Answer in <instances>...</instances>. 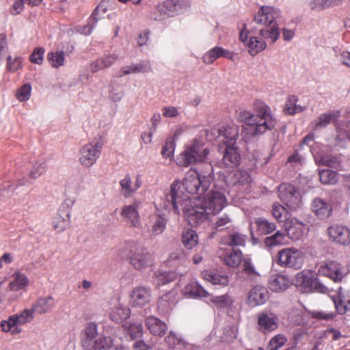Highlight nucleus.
I'll use <instances>...</instances> for the list:
<instances>
[{
  "label": "nucleus",
  "mask_w": 350,
  "mask_h": 350,
  "mask_svg": "<svg viewBox=\"0 0 350 350\" xmlns=\"http://www.w3.org/2000/svg\"><path fill=\"white\" fill-rule=\"evenodd\" d=\"M280 16V10L278 8L269 6H262L260 8L255 14L254 21L256 23L263 25L259 31L261 37H249L246 24L243 25V29L239 33V40L244 44L251 56H255L266 49L267 43L265 40L274 43L279 38L280 31L277 20Z\"/></svg>",
  "instance_id": "f257e3e1"
},
{
  "label": "nucleus",
  "mask_w": 350,
  "mask_h": 350,
  "mask_svg": "<svg viewBox=\"0 0 350 350\" xmlns=\"http://www.w3.org/2000/svg\"><path fill=\"white\" fill-rule=\"evenodd\" d=\"M255 110L256 115L247 111H241L239 114L240 120L250 126V130L253 135H262L275 127L276 118L267 104L262 102L257 103Z\"/></svg>",
  "instance_id": "f03ea898"
},
{
  "label": "nucleus",
  "mask_w": 350,
  "mask_h": 350,
  "mask_svg": "<svg viewBox=\"0 0 350 350\" xmlns=\"http://www.w3.org/2000/svg\"><path fill=\"white\" fill-rule=\"evenodd\" d=\"M191 198L179 180L172 183L170 191L166 196V200L172 204L174 213L179 214V206H182L185 220L192 223L196 221L197 219V203L190 202Z\"/></svg>",
  "instance_id": "7ed1b4c3"
},
{
  "label": "nucleus",
  "mask_w": 350,
  "mask_h": 350,
  "mask_svg": "<svg viewBox=\"0 0 350 350\" xmlns=\"http://www.w3.org/2000/svg\"><path fill=\"white\" fill-rule=\"evenodd\" d=\"M199 137H204L207 141L215 143L221 151L222 146L237 144L239 137V128L235 124H219L213 128L209 133L207 129H202Z\"/></svg>",
  "instance_id": "20e7f679"
},
{
  "label": "nucleus",
  "mask_w": 350,
  "mask_h": 350,
  "mask_svg": "<svg viewBox=\"0 0 350 350\" xmlns=\"http://www.w3.org/2000/svg\"><path fill=\"white\" fill-rule=\"evenodd\" d=\"M128 259L132 267L136 270H142L148 267L152 262V256L148 250L134 243L126 245Z\"/></svg>",
  "instance_id": "39448f33"
},
{
  "label": "nucleus",
  "mask_w": 350,
  "mask_h": 350,
  "mask_svg": "<svg viewBox=\"0 0 350 350\" xmlns=\"http://www.w3.org/2000/svg\"><path fill=\"white\" fill-rule=\"evenodd\" d=\"M276 262L284 267L299 269L304 263L303 252L293 247L283 249L278 252Z\"/></svg>",
  "instance_id": "423d86ee"
},
{
  "label": "nucleus",
  "mask_w": 350,
  "mask_h": 350,
  "mask_svg": "<svg viewBox=\"0 0 350 350\" xmlns=\"http://www.w3.org/2000/svg\"><path fill=\"white\" fill-rule=\"evenodd\" d=\"M278 196L280 200L292 210H296L302 204L300 191L293 185L281 184L278 187Z\"/></svg>",
  "instance_id": "0eeeda50"
},
{
  "label": "nucleus",
  "mask_w": 350,
  "mask_h": 350,
  "mask_svg": "<svg viewBox=\"0 0 350 350\" xmlns=\"http://www.w3.org/2000/svg\"><path fill=\"white\" fill-rule=\"evenodd\" d=\"M33 318V312L31 308L22 310L20 314L9 317L7 321H2L1 327L3 332H11L12 334H17L21 332L19 325L30 322Z\"/></svg>",
  "instance_id": "6e6552de"
},
{
  "label": "nucleus",
  "mask_w": 350,
  "mask_h": 350,
  "mask_svg": "<svg viewBox=\"0 0 350 350\" xmlns=\"http://www.w3.org/2000/svg\"><path fill=\"white\" fill-rule=\"evenodd\" d=\"M103 146L99 141H92L83 146L79 153V163L86 167L92 166L100 157Z\"/></svg>",
  "instance_id": "1a4fd4ad"
},
{
  "label": "nucleus",
  "mask_w": 350,
  "mask_h": 350,
  "mask_svg": "<svg viewBox=\"0 0 350 350\" xmlns=\"http://www.w3.org/2000/svg\"><path fill=\"white\" fill-rule=\"evenodd\" d=\"M226 203V199L222 193L211 191L204 197L198 208L203 210L207 215H215L224 208Z\"/></svg>",
  "instance_id": "9d476101"
},
{
  "label": "nucleus",
  "mask_w": 350,
  "mask_h": 350,
  "mask_svg": "<svg viewBox=\"0 0 350 350\" xmlns=\"http://www.w3.org/2000/svg\"><path fill=\"white\" fill-rule=\"evenodd\" d=\"M209 154L208 148H204L201 154L198 153V170L201 168L200 165L204 166V172H198V191L201 189L205 192L210 187L213 180V169L210 162H206V159Z\"/></svg>",
  "instance_id": "9b49d317"
},
{
  "label": "nucleus",
  "mask_w": 350,
  "mask_h": 350,
  "mask_svg": "<svg viewBox=\"0 0 350 350\" xmlns=\"http://www.w3.org/2000/svg\"><path fill=\"white\" fill-rule=\"evenodd\" d=\"M318 273L336 282H340L346 275L342 266L335 260H329L321 264L318 269Z\"/></svg>",
  "instance_id": "f8f14e48"
},
{
  "label": "nucleus",
  "mask_w": 350,
  "mask_h": 350,
  "mask_svg": "<svg viewBox=\"0 0 350 350\" xmlns=\"http://www.w3.org/2000/svg\"><path fill=\"white\" fill-rule=\"evenodd\" d=\"M329 239L342 246L350 245V229L345 226L334 224L327 228Z\"/></svg>",
  "instance_id": "ddd939ff"
},
{
  "label": "nucleus",
  "mask_w": 350,
  "mask_h": 350,
  "mask_svg": "<svg viewBox=\"0 0 350 350\" xmlns=\"http://www.w3.org/2000/svg\"><path fill=\"white\" fill-rule=\"evenodd\" d=\"M175 161L177 165L185 167L197 161V139L185 144L184 150L176 157Z\"/></svg>",
  "instance_id": "4468645a"
},
{
  "label": "nucleus",
  "mask_w": 350,
  "mask_h": 350,
  "mask_svg": "<svg viewBox=\"0 0 350 350\" xmlns=\"http://www.w3.org/2000/svg\"><path fill=\"white\" fill-rule=\"evenodd\" d=\"M284 228L288 237L293 241L301 239L308 231V226L295 217L286 219Z\"/></svg>",
  "instance_id": "2eb2a0df"
},
{
  "label": "nucleus",
  "mask_w": 350,
  "mask_h": 350,
  "mask_svg": "<svg viewBox=\"0 0 350 350\" xmlns=\"http://www.w3.org/2000/svg\"><path fill=\"white\" fill-rule=\"evenodd\" d=\"M151 298L150 288L138 286L135 287L130 294V304L133 307H143L150 302Z\"/></svg>",
  "instance_id": "dca6fc26"
},
{
  "label": "nucleus",
  "mask_w": 350,
  "mask_h": 350,
  "mask_svg": "<svg viewBox=\"0 0 350 350\" xmlns=\"http://www.w3.org/2000/svg\"><path fill=\"white\" fill-rule=\"evenodd\" d=\"M139 204L124 206L120 212L123 221L130 227L139 228L140 226V216L138 211Z\"/></svg>",
  "instance_id": "f3484780"
},
{
  "label": "nucleus",
  "mask_w": 350,
  "mask_h": 350,
  "mask_svg": "<svg viewBox=\"0 0 350 350\" xmlns=\"http://www.w3.org/2000/svg\"><path fill=\"white\" fill-rule=\"evenodd\" d=\"M97 336V325L92 322L88 323L81 333L82 347L86 350H92Z\"/></svg>",
  "instance_id": "a211bd4d"
},
{
  "label": "nucleus",
  "mask_w": 350,
  "mask_h": 350,
  "mask_svg": "<svg viewBox=\"0 0 350 350\" xmlns=\"http://www.w3.org/2000/svg\"><path fill=\"white\" fill-rule=\"evenodd\" d=\"M269 297V291L267 288L261 285H256L249 292L248 304L252 307L261 306L267 302Z\"/></svg>",
  "instance_id": "6ab92c4d"
},
{
  "label": "nucleus",
  "mask_w": 350,
  "mask_h": 350,
  "mask_svg": "<svg viewBox=\"0 0 350 350\" xmlns=\"http://www.w3.org/2000/svg\"><path fill=\"white\" fill-rule=\"evenodd\" d=\"M183 189L190 196V202L195 203L197 200V171L192 167L187 172L183 182Z\"/></svg>",
  "instance_id": "aec40b11"
},
{
  "label": "nucleus",
  "mask_w": 350,
  "mask_h": 350,
  "mask_svg": "<svg viewBox=\"0 0 350 350\" xmlns=\"http://www.w3.org/2000/svg\"><path fill=\"white\" fill-rule=\"evenodd\" d=\"M178 302L175 291H169L159 297L157 301L158 312L163 316L167 314Z\"/></svg>",
  "instance_id": "412c9836"
},
{
  "label": "nucleus",
  "mask_w": 350,
  "mask_h": 350,
  "mask_svg": "<svg viewBox=\"0 0 350 350\" xmlns=\"http://www.w3.org/2000/svg\"><path fill=\"white\" fill-rule=\"evenodd\" d=\"M224 148V155L222 158V164L226 167H233L239 164L241 157L239 148L235 145L222 146Z\"/></svg>",
  "instance_id": "4be33fe9"
},
{
  "label": "nucleus",
  "mask_w": 350,
  "mask_h": 350,
  "mask_svg": "<svg viewBox=\"0 0 350 350\" xmlns=\"http://www.w3.org/2000/svg\"><path fill=\"white\" fill-rule=\"evenodd\" d=\"M187 221V226L182 234V242L186 249L191 250L197 245V221L192 223Z\"/></svg>",
  "instance_id": "5701e85b"
},
{
  "label": "nucleus",
  "mask_w": 350,
  "mask_h": 350,
  "mask_svg": "<svg viewBox=\"0 0 350 350\" xmlns=\"http://www.w3.org/2000/svg\"><path fill=\"white\" fill-rule=\"evenodd\" d=\"M234 56V52L225 49L221 46H216L208 50L203 55L202 60L206 64H211L219 57H226L232 60Z\"/></svg>",
  "instance_id": "b1692460"
},
{
  "label": "nucleus",
  "mask_w": 350,
  "mask_h": 350,
  "mask_svg": "<svg viewBox=\"0 0 350 350\" xmlns=\"http://www.w3.org/2000/svg\"><path fill=\"white\" fill-rule=\"evenodd\" d=\"M332 299L339 314H350V295H345L341 287L338 288L336 295L332 296Z\"/></svg>",
  "instance_id": "393cba45"
},
{
  "label": "nucleus",
  "mask_w": 350,
  "mask_h": 350,
  "mask_svg": "<svg viewBox=\"0 0 350 350\" xmlns=\"http://www.w3.org/2000/svg\"><path fill=\"white\" fill-rule=\"evenodd\" d=\"M145 326L152 335L159 337L163 336L167 329V324L154 316H149L146 318Z\"/></svg>",
  "instance_id": "a878e982"
},
{
  "label": "nucleus",
  "mask_w": 350,
  "mask_h": 350,
  "mask_svg": "<svg viewBox=\"0 0 350 350\" xmlns=\"http://www.w3.org/2000/svg\"><path fill=\"white\" fill-rule=\"evenodd\" d=\"M311 208L313 213L321 219L329 217L332 212V204L320 198H316L312 200Z\"/></svg>",
  "instance_id": "bb28decb"
},
{
  "label": "nucleus",
  "mask_w": 350,
  "mask_h": 350,
  "mask_svg": "<svg viewBox=\"0 0 350 350\" xmlns=\"http://www.w3.org/2000/svg\"><path fill=\"white\" fill-rule=\"evenodd\" d=\"M278 318L271 312H262L258 319L259 330L263 332L275 330L278 327Z\"/></svg>",
  "instance_id": "cd10ccee"
},
{
  "label": "nucleus",
  "mask_w": 350,
  "mask_h": 350,
  "mask_svg": "<svg viewBox=\"0 0 350 350\" xmlns=\"http://www.w3.org/2000/svg\"><path fill=\"white\" fill-rule=\"evenodd\" d=\"M118 59V56L116 54L111 53L104 55L91 62L90 64V70L93 73L104 70L112 66Z\"/></svg>",
  "instance_id": "c85d7f7f"
},
{
  "label": "nucleus",
  "mask_w": 350,
  "mask_h": 350,
  "mask_svg": "<svg viewBox=\"0 0 350 350\" xmlns=\"http://www.w3.org/2000/svg\"><path fill=\"white\" fill-rule=\"evenodd\" d=\"M269 287L275 292H282L286 291L291 284L290 279L288 276L275 273L272 274L269 279Z\"/></svg>",
  "instance_id": "c756f323"
},
{
  "label": "nucleus",
  "mask_w": 350,
  "mask_h": 350,
  "mask_svg": "<svg viewBox=\"0 0 350 350\" xmlns=\"http://www.w3.org/2000/svg\"><path fill=\"white\" fill-rule=\"evenodd\" d=\"M55 306L54 299L52 296H46L38 298L31 306L33 314H44L51 311Z\"/></svg>",
  "instance_id": "7c9ffc66"
},
{
  "label": "nucleus",
  "mask_w": 350,
  "mask_h": 350,
  "mask_svg": "<svg viewBox=\"0 0 350 350\" xmlns=\"http://www.w3.org/2000/svg\"><path fill=\"white\" fill-rule=\"evenodd\" d=\"M311 275V273L308 274L301 273L297 275V278L304 286H310L312 289L318 292L325 293L327 288L317 278H313Z\"/></svg>",
  "instance_id": "2f4dec72"
},
{
  "label": "nucleus",
  "mask_w": 350,
  "mask_h": 350,
  "mask_svg": "<svg viewBox=\"0 0 350 350\" xmlns=\"http://www.w3.org/2000/svg\"><path fill=\"white\" fill-rule=\"evenodd\" d=\"M120 185L122 195L126 198L131 197L141 187L140 176H137L134 185H132L130 176L126 175L120 180Z\"/></svg>",
  "instance_id": "473e14b6"
},
{
  "label": "nucleus",
  "mask_w": 350,
  "mask_h": 350,
  "mask_svg": "<svg viewBox=\"0 0 350 350\" xmlns=\"http://www.w3.org/2000/svg\"><path fill=\"white\" fill-rule=\"evenodd\" d=\"M12 280L9 283L8 288L9 291L18 292L25 291L29 285L28 278L23 273L16 272L12 275Z\"/></svg>",
  "instance_id": "72a5a7b5"
},
{
  "label": "nucleus",
  "mask_w": 350,
  "mask_h": 350,
  "mask_svg": "<svg viewBox=\"0 0 350 350\" xmlns=\"http://www.w3.org/2000/svg\"><path fill=\"white\" fill-rule=\"evenodd\" d=\"M53 228L58 232L66 230L70 223V211L69 210H59V213L53 219Z\"/></svg>",
  "instance_id": "f704fd0d"
},
{
  "label": "nucleus",
  "mask_w": 350,
  "mask_h": 350,
  "mask_svg": "<svg viewBox=\"0 0 350 350\" xmlns=\"http://www.w3.org/2000/svg\"><path fill=\"white\" fill-rule=\"evenodd\" d=\"M152 71L149 62H141L138 64H131V66L122 67L116 72L117 77H122L124 75L135 74L139 72H148Z\"/></svg>",
  "instance_id": "c9c22d12"
},
{
  "label": "nucleus",
  "mask_w": 350,
  "mask_h": 350,
  "mask_svg": "<svg viewBox=\"0 0 350 350\" xmlns=\"http://www.w3.org/2000/svg\"><path fill=\"white\" fill-rule=\"evenodd\" d=\"M340 117L339 111H332L321 114L317 120L313 122L314 129L326 127L331 122H336Z\"/></svg>",
  "instance_id": "e433bc0d"
},
{
  "label": "nucleus",
  "mask_w": 350,
  "mask_h": 350,
  "mask_svg": "<svg viewBox=\"0 0 350 350\" xmlns=\"http://www.w3.org/2000/svg\"><path fill=\"white\" fill-rule=\"evenodd\" d=\"M124 333L126 336H129L131 340L139 338L143 334V326L140 322H126L122 325Z\"/></svg>",
  "instance_id": "4c0bfd02"
},
{
  "label": "nucleus",
  "mask_w": 350,
  "mask_h": 350,
  "mask_svg": "<svg viewBox=\"0 0 350 350\" xmlns=\"http://www.w3.org/2000/svg\"><path fill=\"white\" fill-rule=\"evenodd\" d=\"M131 315V310L129 308L122 306L113 307L109 312V319L116 323H121L126 320Z\"/></svg>",
  "instance_id": "58836bf2"
},
{
  "label": "nucleus",
  "mask_w": 350,
  "mask_h": 350,
  "mask_svg": "<svg viewBox=\"0 0 350 350\" xmlns=\"http://www.w3.org/2000/svg\"><path fill=\"white\" fill-rule=\"evenodd\" d=\"M107 11L106 8L103 6L102 4H99L93 13L92 14L90 18H89L88 25L84 27L83 33L90 34L93 27L96 25L98 21L104 18L103 14H105Z\"/></svg>",
  "instance_id": "ea45409f"
},
{
  "label": "nucleus",
  "mask_w": 350,
  "mask_h": 350,
  "mask_svg": "<svg viewBox=\"0 0 350 350\" xmlns=\"http://www.w3.org/2000/svg\"><path fill=\"white\" fill-rule=\"evenodd\" d=\"M204 280L209 281L213 284H219L226 286L228 282V277L225 274H221L217 271H205L202 273Z\"/></svg>",
  "instance_id": "a19ab883"
},
{
  "label": "nucleus",
  "mask_w": 350,
  "mask_h": 350,
  "mask_svg": "<svg viewBox=\"0 0 350 350\" xmlns=\"http://www.w3.org/2000/svg\"><path fill=\"white\" fill-rule=\"evenodd\" d=\"M298 101L297 97L295 95H290L285 103L284 108V112L288 115H294L297 113L304 111L305 107H302L297 104Z\"/></svg>",
  "instance_id": "79ce46f5"
},
{
  "label": "nucleus",
  "mask_w": 350,
  "mask_h": 350,
  "mask_svg": "<svg viewBox=\"0 0 350 350\" xmlns=\"http://www.w3.org/2000/svg\"><path fill=\"white\" fill-rule=\"evenodd\" d=\"M242 260V252L240 250H234L224 256L226 265L230 267H238Z\"/></svg>",
  "instance_id": "37998d69"
},
{
  "label": "nucleus",
  "mask_w": 350,
  "mask_h": 350,
  "mask_svg": "<svg viewBox=\"0 0 350 350\" xmlns=\"http://www.w3.org/2000/svg\"><path fill=\"white\" fill-rule=\"evenodd\" d=\"M319 179L323 185H334L338 181V173L329 169L319 171Z\"/></svg>",
  "instance_id": "c03bdc74"
},
{
  "label": "nucleus",
  "mask_w": 350,
  "mask_h": 350,
  "mask_svg": "<svg viewBox=\"0 0 350 350\" xmlns=\"http://www.w3.org/2000/svg\"><path fill=\"white\" fill-rule=\"evenodd\" d=\"M47 59L53 68H58L64 64V51H51L47 54Z\"/></svg>",
  "instance_id": "a18cd8bd"
},
{
  "label": "nucleus",
  "mask_w": 350,
  "mask_h": 350,
  "mask_svg": "<svg viewBox=\"0 0 350 350\" xmlns=\"http://www.w3.org/2000/svg\"><path fill=\"white\" fill-rule=\"evenodd\" d=\"M113 348L112 339L109 337L102 336L94 341L92 350H112Z\"/></svg>",
  "instance_id": "49530a36"
},
{
  "label": "nucleus",
  "mask_w": 350,
  "mask_h": 350,
  "mask_svg": "<svg viewBox=\"0 0 350 350\" xmlns=\"http://www.w3.org/2000/svg\"><path fill=\"white\" fill-rule=\"evenodd\" d=\"M177 274L174 271L157 272L155 273L156 282L158 286L166 284L175 280Z\"/></svg>",
  "instance_id": "de8ad7c7"
},
{
  "label": "nucleus",
  "mask_w": 350,
  "mask_h": 350,
  "mask_svg": "<svg viewBox=\"0 0 350 350\" xmlns=\"http://www.w3.org/2000/svg\"><path fill=\"white\" fill-rule=\"evenodd\" d=\"M243 273L247 280L251 282L256 281L260 274L256 270L254 266L250 260H245L243 262Z\"/></svg>",
  "instance_id": "09e8293b"
},
{
  "label": "nucleus",
  "mask_w": 350,
  "mask_h": 350,
  "mask_svg": "<svg viewBox=\"0 0 350 350\" xmlns=\"http://www.w3.org/2000/svg\"><path fill=\"white\" fill-rule=\"evenodd\" d=\"M231 178L234 185H245L251 181L250 175L247 171L243 170H235Z\"/></svg>",
  "instance_id": "8fccbe9b"
},
{
  "label": "nucleus",
  "mask_w": 350,
  "mask_h": 350,
  "mask_svg": "<svg viewBox=\"0 0 350 350\" xmlns=\"http://www.w3.org/2000/svg\"><path fill=\"white\" fill-rule=\"evenodd\" d=\"M258 230L260 233L267 234L275 230V225L273 223H270L267 219L263 218H258L256 220Z\"/></svg>",
  "instance_id": "3c124183"
},
{
  "label": "nucleus",
  "mask_w": 350,
  "mask_h": 350,
  "mask_svg": "<svg viewBox=\"0 0 350 350\" xmlns=\"http://www.w3.org/2000/svg\"><path fill=\"white\" fill-rule=\"evenodd\" d=\"M342 0H310L309 5L311 9L322 10L338 5Z\"/></svg>",
  "instance_id": "603ef678"
},
{
  "label": "nucleus",
  "mask_w": 350,
  "mask_h": 350,
  "mask_svg": "<svg viewBox=\"0 0 350 350\" xmlns=\"http://www.w3.org/2000/svg\"><path fill=\"white\" fill-rule=\"evenodd\" d=\"M163 3L165 5V7L170 16H173L178 9L187 4L185 0H165Z\"/></svg>",
  "instance_id": "864d4df0"
},
{
  "label": "nucleus",
  "mask_w": 350,
  "mask_h": 350,
  "mask_svg": "<svg viewBox=\"0 0 350 350\" xmlns=\"http://www.w3.org/2000/svg\"><path fill=\"white\" fill-rule=\"evenodd\" d=\"M285 236L283 233L278 231L275 234L267 237L265 239V245L267 247H272L284 242Z\"/></svg>",
  "instance_id": "5fc2aeb1"
},
{
  "label": "nucleus",
  "mask_w": 350,
  "mask_h": 350,
  "mask_svg": "<svg viewBox=\"0 0 350 350\" xmlns=\"http://www.w3.org/2000/svg\"><path fill=\"white\" fill-rule=\"evenodd\" d=\"M247 239L246 235L235 232L230 234L228 245L232 247H243L245 245Z\"/></svg>",
  "instance_id": "6e6d98bb"
},
{
  "label": "nucleus",
  "mask_w": 350,
  "mask_h": 350,
  "mask_svg": "<svg viewBox=\"0 0 350 350\" xmlns=\"http://www.w3.org/2000/svg\"><path fill=\"white\" fill-rule=\"evenodd\" d=\"M174 149V139H173L171 137H168L166 139L165 143L163 145L161 152L162 157L164 159L171 158L172 157H173Z\"/></svg>",
  "instance_id": "4d7b16f0"
},
{
  "label": "nucleus",
  "mask_w": 350,
  "mask_h": 350,
  "mask_svg": "<svg viewBox=\"0 0 350 350\" xmlns=\"http://www.w3.org/2000/svg\"><path fill=\"white\" fill-rule=\"evenodd\" d=\"M162 3H159L151 14V17L155 21H162L166 18L170 17V15L166 10V8Z\"/></svg>",
  "instance_id": "13d9d810"
},
{
  "label": "nucleus",
  "mask_w": 350,
  "mask_h": 350,
  "mask_svg": "<svg viewBox=\"0 0 350 350\" xmlns=\"http://www.w3.org/2000/svg\"><path fill=\"white\" fill-rule=\"evenodd\" d=\"M153 220L152 232L156 235L161 234L165 229L167 220L160 215L154 216Z\"/></svg>",
  "instance_id": "bf43d9fd"
},
{
  "label": "nucleus",
  "mask_w": 350,
  "mask_h": 350,
  "mask_svg": "<svg viewBox=\"0 0 350 350\" xmlns=\"http://www.w3.org/2000/svg\"><path fill=\"white\" fill-rule=\"evenodd\" d=\"M23 67V59L21 57L12 58L11 56L7 57L6 69L9 72H16Z\"/></svg>",
  "instance_id": "052dcab7"
},
{
  "label": "nucleus",
  "mask_w": 350,
  "mask_h": 350,
  "mask_svg": "<svg viewBox=\"0 0 350 350\" xmlns=\"http://www.w3.org/2000/svg\"><path fill=\"white\" fill-rule=\"evenodd\" d=\"M287 341L285 336L278 334L274 336L269 342L267 350H278L282 347Z\"/></svg>",
  "instance_id": "680f3d73"
},
{
  "label": "nucleus",
  "mask_w": 350,
  "mask_h": 350,
  "mask_svg": "<svg viewBox=\"0 0 350 350\" xmlns=\"http://www.w3.org/2000/svg\"><path fill=\"white\" fill-rule=\"evenodd\" d=\"M273 216L278 221H283L287 219V211L284 206L280 204H274L272 209Z\"/></svg>",
  "instance_id": "e2e57ef3"
},
{
  "label": "nucleus",
  "mask_w": 350,
  "mask_h": 350,
  "mask_svg": "<svg viewBox=\"0 0 350 350\" xmlns=\"http://www.w3.org/2000/svg\"><path fill=\"white\" fill-rule=\"evenodd\" d=\"M210 300L215 303L219 308H226L232 303V298L227 294L211 297Z\"/></svg>",
  "instance_id": "0e129e2a"
},
{
  "label": "nucleus",
  "mask_w": 350,
  "mask_h": 350,
  "mask_svg": "<svg viewBox=\"0 0 350 350\" xmlns=\"http://www.w3.org/2000/svg\"><path fill=\"white\" fill-rule=\"evenodd\" d=\"M183 293L189 298L197 297V282L193 280L188 283L182 290Z\"/></svg>",
  "instance_id": "69168bd1"
},
{
  "label": "nucleus",
  "mask_w": 350,
  "mask_h": 350,
  "mask_svg": "<svg viewBox=\"0 0 350 350\" xmlns=\"http://www.w3.org/2000/svg\"><path fill=\"white\" fill-rule=\"evenodd\" d=\"M31 87L29 84L23 85L16 92V98L21 101H25L29 98Z\"/></svg>",
  "instance_id": "338daca9"
},
{
  "label": "nucleus",
  "mask_w": 350,
  "mask_h": 350,
  "mask_svg": "<svg viewBox=\"0 0 350 350\" xmlns=\"http://www.w3.org/2000/svg\"><path fill=\"white\" fill-rule=\"evenodd\" d=\"M44 51V49L42 47L36 48L29 57L30 62L33 64H41L43 62Z\"/></svg>",
  "instance_id": "774afa93"
}]
</instances>
